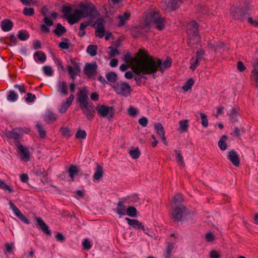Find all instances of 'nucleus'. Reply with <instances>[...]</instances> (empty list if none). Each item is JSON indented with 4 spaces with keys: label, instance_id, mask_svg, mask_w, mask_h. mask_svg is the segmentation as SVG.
Returning a JSON list of instances; mask_svg holds the SVG:
<instances>
[{
    "label": "nucleus",
    "instance_id": "obj_1",
    "mask_svg": "<svg viewBox=\"0 0 258 258\" xmlns=\"http://www.w3.org/2000/svg\"><path fill=\"white\" fill-rule=\"evenodd\" d=\"M148 53L145 49H140L134 57L131 56L129 53L124 55L123 60L129 66L132 67L134 72L140 75L141 73L145 75Z\"/></svg>",
    "mask_w": 258,
    "mask_h": 258
},
{
    "label": "nucleus",
    "instance_id": "obj_2",
    "mask_svg": "<svg viewBox=\"0 0 258 258\" xmlns=\"http://www.w3.org/2000/svg\"><path fill=\"white\" fill-rule=\"evenodd\" d=\"M77 101L83 114L88 120H92L95 116V107L93 103L89 101L88 91L86 87L79 90L77 93Z\"/></svg>",
    "mask_w": 258,
    "mask_h": 258
},
{
    "label": "nucleus",
    "instance_id": "obj_3",
    "mask_svg": "<svg viewBox=\"0 0 258 258\" xmlns=\"http://www.w3.org/2000/svg\"><path fill=\"white\" fill-rule=\"evenodd\" d=\"M147 60L145 75L153 74L158 71L163 72L165 69L169 68L172 64V60L169 58H167L162 62L161 59L154 58L149 54Z\"/></svg>",
    "mask_w": 258,
    "mask_h": 258
},
{
    "label": "nucleus",
    "instance_id": "obj_4",
    "mask_svg": "<svg viewBox=\"0 0 258 258\" xmlns=\"http://www.w3.org/2000/svg\"><path fill=\"white\" fill-rule=\"evenodd\" d=\"M191 211L187 210L183 205H179L172 208L170 212V218L174 221H181L187 215H192Z\"/></svg>",
    "mask_w": 258,
    "mask_h": 258
},
{
    "label": "nucleus",
    "instance_id": "obj_5",
    "mask_svg": "<svg viewBox=\"0 0 258 258\" xmlns=\"http://www.w3.org/2000/svg\"><path fill=\"white\" fill-rule=\"evenodd\" d=\"M73 9L71 6H64L62 9L63 17L67 20L68 22L73 25L77 23L82 18V12L79 9L75 10L73 14H71Z\"/></svg>",
    "mask_w": 258,
    "mask_h": 258
},
{
    "label": "nucleus",
    "instance_id": "obj_6",
    "mask_svg": "<svg viewBox=\"0 0 258 258\" xmlns=\"http://www.w3.org/2000/svg\"><path fill=\"white\" fill-rule=\"evenodd\" d=\"M146 22L149 24H155L159 30H162L165 28L166 20L157 11L151 12L146 18Z\"/></svg>",
    "mask_w": 258,
    "mask_h": 258
},
{
    "label": "nucleus",
    "instance_id": "obj_7",
    "mask_svg": "<svg viewBox=\"0 0 258 258\" xmlns=\"http://www.w3.org/2000/svg\"><path fill=\"white\" fill-rule=\"evenodd\" d=\"M95 109L99 116L107 118L109 120L113 118L115 111L113 107L103 104H98Z\"/></svg>",
    "mask_w": 258,
    "mask_h": 258
},
{
    "label": "nucleus",
    "instance_id": "obj_8",
    "mask_svg": "<svg viewBox=\"0 0 258 258\" xmlns=\"http://www.w3.org/2000/svg\"><path fill=\"white\" fill-rule=\"evenodd\" d=\"M198 24L195 21H192L188 23L187 26V33L188 34L187 39L189 41L193 40L195 41V43L199 41L200 36L198 31Z\"/></svg>",
    "mask_w": 258,
    "mask_h": 258
},
{
    "label": "nucleus",
    "instance_id": "obj_9",
    "mask_svg": "<svg viewBox=\"0 0 258 258\" xmlns=\"http://www.w3.org/2000/svg\"><path fill=\"white\" fill-rule=\"evenodd\" d=\"M80 9L82 12V18L89 17L94 18L97 15V12L95 6L91 4L82 3L80 5Z\"/></svg>",
    "mask_w": 258,
    "mask_h": 258
},
{
    "label": "nucleus",
    "instance_id": "obj_10",
    "mask_svg": "<svg viewBox=\"0 0 258 258\" xmlns=\"http://www.w3.org/2000/svg\"><path fill=\"white\" fill-rule=\"evenodd\" d=\"M114 91L117 94L122 96H128L132 91L131 86L126 82H118L112 86Z\"/></svg>",
    "mask_w": 258,
    "mask_h": 258
},
{
    "label": "nucleus",
    "instance_id": "obj_11",
    "mask_svg": "<svg viewBox=\"0 0 258 258\" xmlns=\"http://www.w3.org/2000/svg\"><path fill=\"white\" fill-rule=\"evenodd\" d=\"M70 61L72 65L67 66L68 72L71 78L74 81L81 71L80 64L76 58L71 59Z\"/></svg>",
    "mask_w": 258,
    "mask_h": 258
},
{
    "label": "nucleus",
    "instance_id": "obj_12",
    "mask_svg": "<svg viewBox=\"0 0 258 258\" xmlns=\"http://www.w3.org/2000/svg\"><path fill=\"white\" fill-rule=\"evenodd\" d=\"M16 146L18 148V153L21 159L25 161L28 162L30 158V154L29 150L24 147L20 143L16 142Z\"/></svg>",
    "mask_w": 258,
    "mask_h": 258
},
{
    "label": "nucleus",
    "instance_id": "obj_13",
    "mask_svg": "<svg viewBox=\"0 0 258 258\" xmlns=\"http://www.w3.org/2000/svg\"><path fill=\"white\" fill-rule=\"evenodd\" d=\"M231 14L234 19L242 21L248 13L245 9L233 7L231 9Z\"/></svg>",
    "mask_w": 258,
    "mask_h": 258
},
{
    "label": "nucleus",
    "instance_id": "obj_14",
    "mask_svg": "<svg viewBox=\"0 0 258 258\" xmlns=\"http://www.w3.org/2000/svg\"><path fill=\"white\" fill-rule=\"evenodd\" d=\"M97 65L96 62L87 63L85 64L84 68V73L89 78H92L96 74Z\"/></svg>",
    "mask_w": 258,
    "mask_h": 258
},
{
    "label": "nucleus",
    "instance_id": "obj_15",
    "mask_svg": "<svg viewBox=\"0 0 258 258\" xmlns=\"http://www.w3.org/2000/svg\"><path fill=\"white\" fill-rule=\"evenodd\" d=\"M9 205L11 209L13 210L14 214L23 222L27 224L30 223L29 220L25 216H24L16 206L13 204L11 201L9 202Z\"/></svg>",
    "mask_w": 258,
    "mask_h": 258
},
{
    "label": "nucleus",
    "instance_id": "obj_16",
    "mask_svg": "<svg viewBox=\"0 0 258 258\" xmlns=\"http://www.w3.org/2000/svg\"><path fill=\"white\" fill-rule=\"evenodd\" d=\"M125 220L127 221L128 224L133 228L137 229H142L144 233H146V229L144 225L137 219H132L129 218H125Z\"/></svg>",
    "mask_w": 258,
    "mask_h": 258
},
{
    "label": "nucleus",
    "instance_id": "obj_17",
    "mask_svg": "<svg viewBox=\"0 0 258 258\" xmlns=\"http://www.w3.org/2000/svg\"><path fill=\"white\" fill-rule=\"evenodd\" d=\"M95 24H97L95 35L99 38H102L104 36L105 32L103 20L98 19L96 21Z\"/></svg>",
    "mask_w": 258,
    "mask_h": 258
},
{
    "label": "nucleus",
    "instance_id": "obj_18",
    "mask_svg": "<svg viewBox=\"0 0 258 258\" xmlns=\"http://www.w3.org/2000/svg\"><path fill=\"white\" fill-rule=\"evenodd\" d=\"M227 158L234 166H239L240 160L237 153L234 150H231L228 152Z\"/></svg>",
    "mask_w": 258,
    "mask_h": 258
},
{
    "label": "nucleus",
    "instance_id": "obj_19",
    "mask_svg": "<svg viewBox=\"0 0 258 258\" xmlns=\"http://www.w3.org/2000/svg\"><path fill=\"white\" fill-rule=\"evenodd\" d=\"M74 98L75 96L74 94H72L70 95L69 97L67 98V100L62 103L59 108V112L60 113H64L66 112L68 108L72 104Z\"/></svg>",
    "mask_w": 258,
    "mask_h": 258
},
{
    "label": "nucleus",
    "instance_id": "obj_20",
    "mask_svg": "<svg viewBox=\"0 0 258 258\" xmlns=\"http://www.w3.org/2000/svg\"><path fill=\"white\" fill-rule=\"evenodd\" d=\"M154 128L156 133L159 135L164 144H167L166 137L165 136V132L162 125L160 123H156L154 124Z\"/></svg>",
    "mask_w": 258,
    "mask_h": 258
},
{
    "label": "nucleus",
    "instance_id": "obj_21",
    "mask_svg": "<svg viewBox=\"0 0 258 258\" xmlns=\"http://www.w3.org/2000/svg\"><path fill=\"white\" fill-rule=\"evenodd\" d=\"M36 220L37 221V224L39 226V228L44 232V233L48 235L51 234V231L49 229V227L42 220L41 218L36 217Z\"/></svg>",
    "mask_w": 258,
    "mask_h": 258
},
{
    "label": "nucleus",
    "instance_id": "obj_22",
    "mask_svg": "<svg viewBox=\"0 0 258 258\" xmlns=\"http://www.w3.org/2000/svg\"><path fill=\"white\" fill-rule=\"evenodd\" d=\"M22 131L21 128H15L9 133V137L14 140V144L16 145V142L20 143L19 139Z\"/></svg>",
    "mask_w": 258,
    "mask_h": 258
},
{
    "label": "nucleus",
    "instance_id": "obj_23",
    "mask_svg": "<svg viewBox=\"0 0 258 258\" xmlns=\"http://www.w3.org/2000/svg\"><path fill=\"white\" fill-rule=\"evenodd\" d=\"M131 13L130 12H125L123 15H120L118 16L119 23L117 26L119 27H121L125 25V24L130 19Z\"/></svg>",
    "mask_w": 258,
    "mask_h": 258
},
{
    "label": "nucleus",
    "instance_id": "obj_24",
    "mask_svg": "<svg viewBox=\"0 0 258 258\" xmlns=\"http://www.w3.org/2000/svg\"><path fill=\"white\" fill-rule=\"evenodd\" d=\"M167 7L171 11H174L178 8L182 3L181 0H166Z\"/></svg>",
    "mask_w": 258,
    "mask_h": 258
},
{
    "label": "nucleus",
    "instance_id": "obj_25",
    "mask_svg": "<svg viewBox=\"0 0 258 258\" xmlns=\"http://www.w3.org/2000/svg\"><path fill=\"white\" fill-rule=\"evenodd\" d=\"M103 167L99 164H97L95 169V172L93 175V180H99L103 177Z\"/></svg>",
    "mask_w": 258,
    "mask_h": 258
},
{
    "label": "nucleus",
    "instance_id": "obj_26",
    "mask_svg": "<svg viewBox=\"0 0 258 258\" xmlns=\"http://www.w3.org/2000/svg\"><path fill=\"white\" fill-rule=\"evenodd\" d=\"M13 23L10 20L5 19L1 22V28L5 31H10L13 27Z\"/></svg>",
    "mask_w": 258,
    "mask_h": 258
},
{
    "label": "nucleus",
    "instance_id": "obj_27",
    "mask_svg": "<svg viewBox=\"0 0 258 258\" xmlns=\"http://www.w3.org/2000/svg\"><path fill=\"white\" fill-rule=\"evenodd\" d=\"M114 211L118 215L120 216L126 215V207L123 205V202L121 201H120L117 203V206Z\"/></svg>",
    "mask_w": 258,
    "mask_h": 258
},
{
    "label": "nucleus",
    "instance_id": "obj_28",
    "mask_svg": "<svg viewBox=\"0 0 258 258\" xmlns=\"http://www.w3.org/2000/svg\"><path fill=\"white\" fill-rule=\"evenodd\" d=\"M174 152L178 165L181 167H184L185 163L181 151L180 150H175Z\"/></svg>",
    "mask_w": 258,
    "mask_h": 258
},
{
    "label": "nucleus",
    "instance_id": "obj_29",
    "mask_svg": "<svg viewBox=\"0 0 258 258\" xmlns=\"http://www.w3.org/2000/svg\"><path fill=\"white\" fill-rule=\"evenodd\" d=\"M57 91L62 93L64 95L68 94V91L67 89V84L64 81H59L57 86Z\"/></svg>",
    "mask_w": 258,
    "mask_h": 258
},
{
    "label": "nucleus",
    "instance_id": "obj_30",
    "mask_svg": "<svg viewBox=\"0 0 258 258\" xmlns=\"http://www.w3.org/2000/svg\"><path fill=\"white\" fill-rule=\"evenodd\" d=\"M44 119L45 122L50 123L56 120V115L52 112L48 111L44 115Z\"/></svg>",
    "mask_w": 258,
    "mask_h": 258
},
{
    "label": "nucleus",
    "instance_id": "obj_31",
    "mask_svg": "<svg viewBox=\"0 0 258 258\" xmlns=\"http://www.w3.org/2000/svg\"><path fill=\"white\" fill-rule=\"evenodd\" d=\"M68 172L70 177L72 178V181H74V176L78 174L79 170L76 166L71 165L69 168Z\"/></svg>",
    "mask_w": 258,
    "mask_h": 258
},
{
    "label": "nucleus",
    "instance_id": "obj_32",
    "mask_svg": "<svg viewBox=\"0 0 258 258\" xmlns=\"http://www.w3.org/2000/svg\"><path fill=\"white\" fill-rule=\"evenodd\" d=\"M66 29L61 24L58 23L56 28L53 30L54 34L58 37L61 36L63 33L66 32Z\"/></svg>",
    "mask_w": 258,
    "mask_h": 258
},
{
    "label": "nucleus",
    "instance_id": "obj_33",
    "mask_svg": "<svg viewBox=\"0 0 258 258\" xmlns=\"http://www.w3.org/2000/svg\"><path fill=\"white\" fill-rule=\"evenodd\" d=\"M226 140L227 137L224 135L221 137V138L220 139V141L218 142V146L220 149L222 151H224L227 149V145L226 143Z\"/></svg>",
    "mask_w": 258,
    "mask_h": 258
},
{
    "label": "nucleus",
    "instance_id": "obj_34",
    "mask_svg": "<svg viewBox=\"0 0 258 258\" xmlns=\"http://www.w3.org/2000/svg\"><path fill=\"white\" fill-rule=\"evenodd\" d=\"M106 78L108 81L113 83L117 81V76L114 72H110L106 75Z\"/></svg>",
    "mask_w": 258,
    "mask_h": 258
},
{
    "label": "nucleus",
    "instance_id": "obj_35",
    "mask_svg": "<svg viewBox=\"0 0 258 258\" xmlns=\"http://www.w3.org/2000/svg\"><path fill=\"white\" fill-rule=\"evenodd\" d=\"M238 113L235 108H232L231 112L229 114V119L232 122H235L237 121V116Z\"/></svg>",
    "mask_w": 258,
    "mask_h": 258
},
{
    "label": "nucleus",
    "instance_id": "obj_36",
    "mask_svg": "<svg viewBox=\"0 0 258 258\" xmlns=\"http://www.w3.org/2000/svg\"><path fill=\"white\" fill-rule=\"evenodd\" d=\"M97 47L95 45H90L87 48V52L91 56H94L97 54Z\"/></svg>",
    "mask_w": 258,
    "mask_h": 258
},
{
    "label": "nucleus",
    "instance_id": "obj_37",
    "mask_svg": "<svg viewBox=\"0 0 258 258\" xmlns=\"http://www.w3.org/2000/svg\"><path fill=\"white\" fill-rule=\"evenodd\" d=\"M62 40V41L59 42L58 44L59 47L63 49H68L70 47L69 39L63 38Z\"/></svg>",
    "mask_w": 258,
    "mask_h": 258
},
{
    "label": "nucleus",
    "instance_id": "obj_38",
    "mask_svg": "<svg viewBox=\"0 0 258 258\" xmlns=\"http://www.w3.org/2000/svg\"><path fill=\"white\" fill-rule=\"evenodd\" d=\"M137 209L133 206H130L126 209V215L132 217H135L137 216Z\"/></svg>",
    "mask_w": 258,
    "mask_h": 258
},
{
    "label": "nucleus",
    "instance_id": "obj_39",
    "mask_svg": "<svg viewBox=\"0 0 258 258\" xmlns=\"http://www.w3.org/2000/svg\"><path fill=\"white\" fill-rule=\"evenodd\" d=\"M199 61L200 60L198 58L194 56L190 60V63L191 64L190 69L192 70H195L199 66Z\"/></svg>",
    "mask_w": 258,
    "mask_h": 258
},
{
    "label": "nucleus",
    "instance_id": "obj_40",
    "mask_svg": "<svg viewBox=\"0 0 258 258\" xmlns=\"http://www.w3.org/2000/svg\"><path fill=\"white\" fill-rule=\"evenodd\" d=\"M18 95L13 91H10L7 96V99L11 102H15L18 99Z\"/></svg>",
    "mask_w": 258,
    "mask_h": 258
},
{
    "label": "nucleus",
    "instance_id": "obj_41",
    "mask_svg": "<svg viewBox=\"0 0 258 258\" xmlns=\"http://www.w3.org/2000/svg\"><path fill=\"white\" fill-rule=\"evenodd\" d=\"M0 188L4 190H7L9 192L12 193L14 191L13 188L7 185L3 180L0 179Z\"/></svg>",
    "mask_w": 258,
    "mask_h": 258
},
{
    "label": "nucleus",
    "instance_id": "obj_42",
    "mask_svg": "<svg viewBox=\"0 0 258 258\" xmlns=\"http://www.w3.org/2000/svg\"><path fill=\"white\" fill-rule=\"evenodd\" d=\"M251 79L255 81V86L258 88V70L256 68L252 70Z\"/></svg>",
    "mask_w": 258,
    "mask_h": 258
},
{
    "label": "nucleus",
    "instance_id": "obj_43",
    "mask_svg": "<svg viewBox=\"0 0 258 258\" xmlns=\"http://www.w3.org/2000/svg\"><path fill=\"white\" fill-rule=\"evenodd\" d=\"M132 35L135 38H138L143 35L142 30L138 28H135L132 30Z\"/></svg>",
    "mask_w": 258,
    "mask_h": 258
},
{
    "label": "nucleus",
    "instance_id": "obj_44",
    "mask_svg": "<svg viewBox=\"0 0 258 258\" xmlns=\"http://www.w3.org/2000/svg\"><path fill=\"white\" fill-rule=\"evenodd\" d=\"M18 37L21 40H26L29 37V33L26 31H20L18 32Z\"/></svg>",
    "mask_w": 258,
    "mask_h": 258
},
{
    "label": "nucleus",
    "instance_id": "obj_45",
    "mask_svg": "<svg viewBox=\"0 0 258 258\" xmlns=\"http://www.w3.org/2000/svg\"><path fill=\"white\" fill-rule=\"evenodd\" d=\"M183 201L182 196L180 194H177L173 197V203L175 205H181L180 203Z\"/></svg>",
    "mask_w": 258,
    "mask_h": 258
},
{
    "label": "nucleus",
    "instance_id": "obj_46",
    "mask_svg": "<svg viewBox=\"0 0 258 258\" xmlns=\"http://www.w3.org/2000/svg\"><path fill=\"white\" fill-rule=\"evenodd\" d=\"M179 126L182 132H185L188 131V124L187 120H181L179 122Z\"/></svg>",
    "mask_w": 258,
    "mask_h": 258
},
{
    "label": "nucleus",
    "instance_id": "obj_47",
    "mask_svg": "<svg viewBox=\"0 0 258 258\" xmlns=\"http://www.w3.org/2000/svg\"><path fill=\"white\" fill-rule=\"evenodd\" d=\"M194 84V81L191 78L185 82V84L182 86V89L184 91H187L191 88Z\"/></svg>",
    "mask_w": 258,
    "mask_h": 258
},
{
    "label": "nucleus",
    "instance_id": "obj_48",
    "mask_svg": "<svg viewBox=\"0 0 258 258\" xmlns=\"http://www.w3.org/2000/svg\"><path fill=\"white\" fill-rule=\"evenodd\" d=\"M23 14L25 16H32L34 14V9L32 8L25 7L23 10Z\"/></svg>",
    "mask_w": 258,
    "mask_h": 258
},
{
    "label": "nucleus",
    "instance_id": "obj_49",
    "mask_svg": "<svg viewBox=\"0 0 258 258\" xmlns=\"http://www.w3.org/2000/svg\"><path fill=\"white\" fill-rule=\"evenodd\" d=\"M129 153L132 158L134 159H138L140 157L141 154L138 148L135 150L130 151Z\"/></svg>",
    "mask_w": 258,
    "mask_h": 258
},
{
    "label": "nucleus",
    "instance_id": "obj_50",
    "mask_svg": "<svg viewBox=\"0 0 258 258\" xmlns=\"http://www.w3.org/2000/svg\"><path fill=\"white\" fill-rule=\"evenodd\" d=\"M34 56H37L39 60L42 62H44L46 59V55L43 52H35Z\"/></svg>",
    "mask_w": 258,
    "mask_h": 258
},
{
    "label": "nucleus",
    "instance_id": "obj_51",
    "mask_svg": "<svg viewBox=\"0 0 258 258\" xmlns=\"http://www.w3.org/2000/svg\"><path fill=\"white\" fill-rule=\"evenodd\" d=\"M173 243H169L166 248V252L165 254V258H170L171 253L173 249Z\"/></svg>",
    "mask_w": 258,
    "mask_h": 258
},
{
    "label": "nucleus",
    "instance_id": "obj_52",
    "mask_svg": "<svg viewBox=\"0 0 258 258\" xmlns=\"http://www.w3.org/2000/svg\"><path fill=\"white\" fill-rule=\"evenodd\" d=\"M87 134L84 130H79L76 134V138L85 139L86 138Z\"/></svg>",
    "mask_w": 258,
    "mask_h": 258
},
{
    "label": "nucleus",
    "instance_id": "obj_53",
    "mask_svg": "<svg viewBox=\"0 0 258 258\" xmlns=\"http://www.w3.org/2000/svg\"><path fill=\"white\" fill-rule=\"evenodd\" d=\"M43 71L45 75L48 76H51L53 74L52 68L49 66H44Z\"/></svg>",
    "mask_w": 258,
    "mask_h": 258
},
{
    "label": "nucleus",
    "instance_id": "obj_54",
    "mask_svg": "<svg viewBox=\"0 0 258 258\" xmlns=\"http://www.w3.org/2000/svg\"><path fill=\"white\" fill-rule=\"evenodd\" d=\"M200 115L202 119V125L205 127H207L208 125V120L207 116L205 114L202 113H200Z\"/></svg>",
    "mask_w": 258,
    "mask_h": 258
},
{
    "label": "nucleus",
    "instance_id": "obj_55",
    "mask_svg": "<svg viewBox=\"0 0 258 258\" xmlns=\"http://www.w3.org/2000/svg\"><path fill=\"white\" fill-rule=\"evenodd\" d=\"M108 49H110L109 52V56L110 57H114L119 54L118 49L116 48H113L112 46H110L108 47Z\"/></svg>",
    "mask_w": 258,
    "mask_h": 258
},
{
    "label": "nucleus",
    "instance_id": "obj_56",
    "mask_svg": "<svg viewBox=\"0 0 258 258\" xmlns=\"http://www.w3.org/2000/svg\"><path fill=\"white\" fill-rule=\"evenodd\" d=\"M82 245L84 249L88 250L92 247V245L89 240L85 239L82 243Z\"/></svg>",
    "mask_w": 258,
    "mask_h": 258
},
{
    "label": "nucleus",
    "instance_id": "obj_57",
    "mask_svg": "<svg viewBox=\"0 0 258 258\" xmlns=\"http://www.w3.org/2000/svg\"><path fill=\"white\" fill-rule=\"evenodd\" d=\"M21 3L25 6H30L36 4V1L34 0H20Z\"/></svg>",
    "mask_w": 258,
    "mask_h": 258
},
{
    "label": "nucleus",
    "instance_id": "obj_58",
    "mask_svg": "<svg viewBox=\"0 0 258 258\" xmlns=\"http://www.w3.org/2000/svg\"><path fill=\"white\" fill-rule=\"evenodd\" d=\"M128 114L131 116L134 117L137 114V109L131 106L128 109Z\"/></svg>",
    "mask_w": 258,
    "mask_h": 258
},
{
    "label": "nucleus",
    "instance_id": "obj_59",
    "mask_svg": "<svg viewBox=\"0 0 258 258\" xmlns=\"http://www.w3.org/2000/svg\"><path fill=\"white\" fill-rule=\"evenodd\" d=\"M36 98V96L35 95L32 94L31 93H28L27 94V97L26 98V101L27 102H32L34 101V99Z\"/></svg>",
    "mask_w": 258,
    "mask_h": 258
},
{
    "label": "nucleus",
    "instance_id": "obj_60",
    "mask_svg": "<svg viewBox=\"0 0 258 258\" xmlns=\"http://www.w3.org/2000/svg\"><path fill=\"white\" fill-rule=\"evenodd\" d=\"M36 127L39 132V135L41 138H44L45 136V132L42 128L41 126L39 124L36 125Z\"/></svg>",
    "mask_w": 258,
    "mask_h": 258
},
{
    "label": "nucleus",
    "instance_id": "obj_61",
    "mask_svg": "<svg viewBox=\"0 0 258 258\" xmlns=\"http://www.w3.org/2000/svg\"><path fill=\"white\" fill-rule=\"evenodd\" d=\"M148 122V119L145 117H143L139 120V123L143 127H146Z\"/></svg>",
    "mask_w": 258,
    "mask_h": 258
},
{
    "label": "nucleus",
    "instance_id": "obj_62",
    "mask_svg": "<svg viewBox=\"0 0 258 258\" xmlns=\"http://www.w3.org/2000/svg\"><path fill=\"white\" fill-rule=\"evenodd\" d=\"M60 132L63 136L68 137L71 136L70 130L68 127H61L60 129Z\"/></svg>",
    "mask_w": 258,
    "mask_h": 258
},
{
    "label": "nucleus",
    "instance_id": "obj_63",
    "mask_svg": "<svg viewBox=\"0 0 258 258\" xmlns=\"http://www.w3.org/2000/svg\"><path fill=\"white\" fill-rule=\"evenodd\" d=\"M237 69L241 72H243L246 69L242 61H238L237 65Z\"/></svg>",
    "mask_w": 258,
    "mask_h": 258
},
{
    "label": "nucleus",
    "instance_id": "obj_64",
    "mask_svg": "<svg viewBox=\"0 0 258 258\" xmlns=\"http://www.w3.org/2000/svg\"><path fill=\"white\" fill-rule=\"evenodd\" d=\"M210 258H220V255L218 252L215 250H212L210 253Z\"/></svg>",
    "mask_w": 258,
    "mask_h": 258
}]
</instances>
